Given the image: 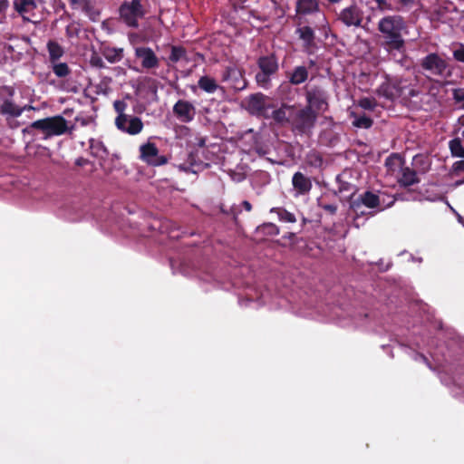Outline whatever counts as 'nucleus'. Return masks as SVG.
<instances>
[{
	"label": "nucleus",
	"instance_id": "nucleus-1",
	"mask_svg": "<svg viewBox=\"0 0 464 464\" xmlns=\"http://www.w3.org/2000/svg\"><path fill=\"white\" fill-rule=\"evenodd\" d=\"M378 30L388 47L401 50L404 46L403 35L407 33V25L401 16H384L378 23Z\"/></svg>",
	"mask_w": 464,
	"mask_h": 464
},
{
	"label": "nucleus",
	"instance_id": "nucleus-2",
	"mask_svg": "<svg viewBox=\"0 0 464 464\" xmlns=\"http://www.w3.org/2000/svg\"><path fill=\"white\" fill-rule=\"evenodd\" d=\"M31 129L38 130L46 138L63 135L67 131V121L62 116L48 117L38 120L30 124Z\"/></svg>",
	"mask_w": 464,
	"mask_h": 464
},
{
	"label": "nucleus",
	"instance_id": "nucleus-3",
	"mask_svg": "<svg viewBox=\"0 0 464 464\" xmlns=\"http://www.w3.org/2000/svg\"><path fill=\"white\" fill-rule=\"evenodd\" d=\"M273 118L279 123L287 122L291 120L300 121L303 123L312 122L314 115L309 109L297 111L294 106L283 105L273 112Z\"/></svg>",
	"mask_w": 464,
	"mask_h": 464
},
{
	"label": "nucleus",
	"instance_id": "nucleus-4",
	"mask_svg": "<svg viewBox=\"0 0 464 464\" xmlns=\"http://www.w3.org/2000/svg\"><path fill=\"white\" fill-rule=\"evenodd\" d=\"M120 15L126 24L137 27L138 19L144 15L140 0L124 2L120 7Z\"/></svg>",
	"mask_w": 464,
	"mask_h": 464
},
{
	"label": "nucleus",
	"instance_id": "nucleus-5",
	"mask_svg": "<svg viewBox=\"0 0 464 464\" xmlns=\"http://www.w3.org/2000/svg\"><path fill=\"white\" fill-rule=\"evenodd\" d=\"M116 127L130 135H137L143 130L141 120L135 116L120 114L115 119Z\"/></svg>",
	"mask_w": 464,
	"mask_h": 464
},
{
	"label": "nucleus",
	"instance_id": "nucleus-6",
	"mask_svg": "<svg viewBox=\"0 0 464 464\" xmlns=\"http://www.w3.org/2000/svg\"><path fill=\"white\" fill-rule=\"evenodd\" d=\"M258 65L261 72L256 76V82L260 85L266 86L269 82L270 75L274 74L277 71V62L272 55L265 56L259 59Z\"/></svg>",
	"mask_w": 464,
	"mask_h": 464
},
{
	"label": "nucleus",
	"instance_id": "nucleus-7",
	"mask_svg": "<svg viewBox=\"0 0 464 464\" xmlns=\"http://www.w3.org/2000/svg\"><path fill=\"white\" fill-rule=\"evenodd\" d=\"M140 159L149 165L161 166L167 163L165 156L159 154V150L154 143L148 142L140 147Z\"/></svg>",
	"mask_w": 464,
	"mask_h": 464
},
{
	"label": "nucleus",
	"instance_id": "nucleus-8",
	"mask_svg": "<svg viewBox=\"0 0 464 464\" xmlns=\"http://www.w3.org/2000/svg\"><path fill=\"white\" fill-rule=\"evenodd\" d=\"M222 78L223 81L227 82L229 87L235 91H241L246 87V81L243 72L236 66L227 67Z\"/></svg>",
	"mask_w": 464,
	"mask_h": 464
},
{
	"label": "nucleus",
	"instance_id": "nucleus-9",
	"mask_svg": "<svg viewBox=\"0 0 464 464\" xmlns=\"http://www.w3.org/2000/svg\"><path fill=\"white\" fill-rule=\"evenodd\" d=\"M135 56L140 61V64L145 70L156 69L160 66V60L149 47H137Z\"/></svg>",
	"mask_w": 464,
	"mask_h": 464
},
{
	"label": "nucleus",
	"instance_id": "nucleus-10",
	"mask_svg": "<svg viewBox=\"0 0 464 464\" xmlns=\"http://www.w3.org/2000/svg\"><path fill=\"white\" fill-rule=\"evenodd\" d=\"M421 66L432 74L442 76L447 70L448 64L438 54L430 53L422 60Z\"/></svg>",
	"mask_w": 464,
	"mask_h": 464
},
{
	"label": "nucleus",
	"instance_id": "nucleus-11",
	"mask_svg": "<svg viewBox=\"0 0 464 464\" xmlns=\"http://www.w3.org/2000/svg\"><path fill=\"white\" fill-rule=\"evenodd\" d=\"M173 112L181 122L187 123L194 119L196 108L190 102L179 100L174 104Z\"/></svg>",
	"mask_w": 464,
	"mask_h": 464
},
{
	"label": "nucleus",
	"instance_id": "nucleus-12",
	"mask_svg": "<svg viewBox=\"0 0 464 464\" xmlns=\"http://www.w3.org/2000/svg\"><path fill=\"white\" fill-rule=\"evenodd\" d=\"M41 3L42 0H14V6L24 20L33 21L35 10Z\"/></svg>",
	"mask_w": 464,
	"mask_h": 464
},
{
	"label": "nucleus",
	"instance_id": "nucleus-13",
	"mask_svg": "<svg viewBox=\"0 0 464 464\" xmlns=\"http://www.w3.org/2000/svg\"><path fill=\"white\" fill-rule=\"evenodd\" d=\"M307 100L309 103V110L312 108L319 111H325L327 110V97L321 90H312L307 92Z\"/></svg>",
	"mask_w": 464,
	"mask_h": 464
},
{
	"label": "nucleus",
	"instance_id": "nucleus-14",
	"mask_svg": "<svg viewBox=\"0 0 464 464\" xmlns=\"http://www.w3.org/2000/svg\"><path fill=\"white\" fill-rule=\"evenodd\" d=\"M403 160L398 155H392L386 159L385 167L387 174L395 178L402 171Z\"/></svg>",
	"mask_w": 464,
	"mask_h": 464
},
{
	"label": "nucleus",
	"instance_id": "nucleus-15",
	"mask_svg": "<svg viewBox=\"0 0 464 464\" xmlns=\"http://www.w3.org/2000/svg\"><path fill=\"white\" fill-rule=\"evenodd\" d=\"M266 106V98L263 94L251 95L247 100V109L252 113H263Z\"/></svg>",
	"mask_w": 464,
	"mask_h": 464
},
{
	"label": "nucleus",
	"instance_id": "nucleus-16",
	"mask_svg": "<svg viewBox=\"0 0 464 464\" xmlns=\"http://www.w3.org/2000/svg\"><path fill=\"white\" fill-rule=\"evenodd\" d=\"M340 19L348 26H358L361 23L360 14L354 7L343 9L340 14Z\"/></svg>",
	"mask_w": 464,
	"mask_h": 464
},
{
	"label": "nucleus",
	"instance_id": "nucleus-17",
	"mask_svg": "<svg viewBox=\"0 0 464 464\" xmlns=\"http://www.w3.org/2000/svg\"><path fill=\"white\" fill-rule=\"evenodd\" d=\"M293 186L298 190L299 193L304 194L311 189L312 184L309 179H307L301 172H296L293 177Z\"/></svg>",
	"mask_w": 464,
	"mask_h": 464
},
{
	"label": "nucleus",
	"instance_id": "nucleus-18",
	"mask_svg": "<svg viewBox=\"0 0 464 464\" xmlns=\"http://www.w3.org/2000/svg\"><path fill=\"white\" fill-rule=\"evenodd\" d=\"M397 181L404 186H411L418 181L416 172L408 167H402V171L396 177Z\"/></svg>",
	"mask_w": 464,
	"mask_h": 464
},
{
	"label": "nucleus",
	"instance_id": "nucleus-19",
	"mask_svg": "<svg viewBox=\"0 0 464 464\" xmlns=\"http://www.w3.org/2000/svg\"><path fill=\"white\" fill-rule=\"evenodd\" d=\"M0 112L11 117H18L22 114L23 109L14 104L11 100H3L0 104Z\"/></svg>",
	"mask_w": 464,
	"mask_h": 464
},
{
	"label": "nucleus",
	"instance_id": "nucleus-20",
	"mask_svg": "<svg viewBox=\"0 0 464 464\" xmlns=\"http://www.w3.org/2000/svg\"><path fill=\"white\" fill-rule=\"evenodd\" d=\"M318 9L316 0H298L296 4V12L300 14H309Z\"/></svg>",
	"mask_w": 464,
	"mask_h": 464
},
{
	"label": "nucleus",
	"instance_id": "nucleus-21",
	"mask_svg": "<svg viewBox=\"0 0 464 464\" xmlns=\"http://www.w3.org/2000/svg\"><path fill=\"white\" fill-rule=\"evenodd\" d=\"M198 84L201 90L208 93H214L219 88L216 80L207 75L200 77Z\"/></svg>",
	"mask_w": 464,
	"mask_h": 464
},
{
	"label": "nucleus",
	"instance_id": "nucleus-22",
	"mask_svg": "<svg viewBox=\"0 0 464 464\" xmlns=\"http://www.w3.org/2000/svg\"><path fill=\"white\" fill-rule=\"evenodd\" d=\"M360 200L362 205L369 208H374L380 205L379 197L376 194L370 191L363 193L361 196Z\"/></svg>",
	"mask_w": 464,
	"mask_h": 464
},
{
	"label": "nucleus",
	"instance_id": "nucleus-23",
	"mask_svg": "<svg viewBox=\"0 0 464 464\" xmlns=\"http://www.w3.org/2000/svg\"><path fill=\"white\" fill-rule=\"evenodd\" d=\"M103 55L110 63H117L123 57V49L108 47L103 50Z\"/></svg>",
	"mask_w": 464,
	"mask_h": 464
},
{
	"label": "nucleus",
	"instance_id": "nucleus-24",
	"mask_svg": "<svg viewBox=\"0 0 464 464\" xmlns=\"http://www.w3.org/2000/svg\"><path fill=\"white\" fill-rule=\"evenodd\" d=\"M350 115L353 118V125L356 128L369 129L372 124V119L365 115L358 116L354 112H351Z\"/></svg>",
	"mask_w": 464,
	"mask_h": 464
},
{
	"label": "nucleus",
	"instance_id": "nucleus-25",
	"mask_svg": "<svg viewBox=\"0 0 464 464\" xmlns=\"http://www.w3.org/2000/svg\"><path fill=\"white\" fill-rule=\"evenodd\" d=\"M271 213H276L282 222L295 223L296 221L295 215L284 208H273Z\"/></svg>",
	"mask_w": 464,
	"mask_h": 464
},
{
	"label": "nucleus",
	"instance_id": "nucleus-26",
	"mask_svg": "<svg viewBox=\"0 0 464 464\" xmlns=\"http://www.w3.org/2000/svg\"><path fill=\"white\" fill-rule=\"evenodd\" d=\"M47 46L50 59L53 63H54L56 60L60 59L63 56V50L57 43L49 42Z\"/></svg>",
	"mask_w": 464,
	"mask_h": 464
},
{
	"label": "nucleus",
	"instance_id": "nucleus-27",
	"mask_svg": "<svg viewBox=\"0 0 464 464\" xmlns=\"http://www.w3.org/2000/svg\"><path fill=\"white\" fill-rule=\"evenodd\" d=\"M307 76H308V73L304 67H297L294 71V72L290 78V81L294 84H300L307 79Z\"/></svg>",
	"mask_w": 464,
	"mask_h": 464
},
{
	"label": "nucleus",
	"instance_id": "nucleus-28",
	"mask_svg": "<svg viewBox=\"0 0 464 464\" xmlns=\"http://www.w3.org/2000/svg\"><path fill=\"white\" fill-rule=\"evenodd\" d=\"M449 146L454 157L464 158V147L459 138L450 140Z\"/></svg>",
	"mask_w": 464,
	"mask_h": 464
},
{
	"label": "nucleus",
	"instance_id": "nucleus-29",
	"mask_svg": "<svg viewBox=\"0 0 464 464\" xmlns=\"http://www.w3.org/2000/svg\"><path fill=\"white\" fill-rule=\"evenodd\" d=\"M53 71L57 77H65L70 73V69L65 63H53Z\"/></svg>",
	"mask_w": 464,
	"mask_h": 464
},
{
	"label": "nucleus",
	"instance_id": "nucleus-30",
	"mask_svg": "<svg viewBox=\"0 0 464 464\" xmlns=\"http://www.w3.org/2000/svg\"><path fill=\"white\" fill-rule=\"evenodd\" d=\"M73 8L81 9L84 12H90L92 5L90 0H68Z\"/></svg>",
	"mask_w": 464,
	"mask_h": 464
},
{
	"label": "nucleus",
	"instance_id": "nucleus-31",
	"mask_svg": "<svg viewBox=\"0 0 464 464\" xmlns=\"http://www.w3.org/2000/svg\"><path fill=\"white\" fill-rule=\"evenodd\" d=\"M300 38L303 39L306 45H310L314 40V32L311 28L305 26L298 29Z\"/></svg>",
	"mask_w": 464,
	"mask_h": 464
},
{
	"label": "nucleus",
	"instance_id": "nucleus-32",
	"mask_svg": "<svg viewBox=\"0 0 464 464\" xmlns=\"http://www.w3.org/2000/svg\"><path fill=\"white\" fill-rule=\"evenodd\" d=\"M185 49L179 46H173L171 48V53L169 59L171 62L176 63L185 57Z\"/></svg>",
	"mask_w": 464,
	"mask_h": 464
},
{
	"label": "nucleus",
	"instance_id": "nucleus-33",
	"mask_svg": "<svg viewBox=\"0 0 464 464\" xmlns=\"http://www.w3.org/2000/svg\"><path fill=\"white\" fill-rule=\"evenodd\" d=\"M379 92L389 99H392L399 94V91L395 88H390L389 84H382Z\"/></svg>",
	"mask_w": 464,
	"mask_h": 464
},
{
	"label": "nucleus",
	"instance_id": "nucleus-34",
	"mask_svg": "<svg viewBox=\"0 0 464 464\" xmlns=\"http://www.w3.org/2000/svg\"><path fill=\"white\" fill-rule=\"evenodd\" d=\"M358 105L364 110L372 111L377 106V103L372 98H362L359 100Z\"/></svg>",
	"mask_w": 464,
	"mask_h": 464
},
{
	"label": "nucleus",
	"instance_id": "nucleus-35",
	"mask_svg": "<svg viewBox=\"0 0 464 464\" xmlns=\"http://www.w3.org/2000/svg\"><path fill=\"white\" fill-rule=\"evenodd\" d=\"M453 57L459 61L464 63V45L460 44L456 50L453 51Z\"/></svg>",
	"mask_w": 464,
	"mask_h": 464
},
{
	"label": "nucleus",
	"instance_id": "nucleus-36",
	"mask_svg": "<svg viewBox=\"0 0 464 464\" xmlns=\"http://www.w3.org/2000/svg\"><path fill=\"white\" fill-rule=\"evenodd\" d=\"M90 63L93 66H96V67H103V61L102 59L97 55V54H93L91 59H90Z\"/></svg>",
	"mask_w": 464,
	"mask_h": 464
},
{
	"label": "nucleus",
	"instance_id": "nucleus-37",
	"mask_svg": "<svg viewBox=\"0 0 464 464\" xmlns=\"http://www.w3.org/2000/svg\"><path fill=\"white\" fill-rule=\"evenodd\" d=\"M381 10H391L392 5L386 0H374Z\"/></svg>",
	"mask_w": 464,
	"mask_h": 464
},
{
	"label": "nucleus",
	"instance_id": "nucleus-38",
	"mask_svg": "<svg viewBox=\"0 0 464 464\" xmlns=\"http://www.w3.org/2000/svg\"><path fill=\"white\" fill-rule=\"evenodd\" d=\"M125 103L122 102H120V101H116L114 102V108L115 110L119 112V115L120 114H125L123 111L125 110Z\"/></svg>",
	"mask_w": 464,
	"mask_h": 464
},
{
	"label": "nucleus",
	"instance_id": "nucleus-39",
	"mask_svg": "<svg viewBox=\"0 0 464 464\" xmlns=\"http://www.w3.org/2000/svg\"><path fill=\"white\" fill-rule=\"evenodd\" d=\"M9 6L7 0H0V15L4 14Z\"/></svg>",
	"mask_w": 464,
	"mask_h": 464
},
{
	"label": "nucleus",
	"instance_id": "nucleus-40",
	"mask_svg": "<svg viewBox=\"0 0 464 464\" xmlns=\"http://www.w3.org/2000/svg\"><path fill=\"white\" fill-rule=\"evenodd\" d=\"M453 167L456 171H463L464 170V160L457 161Z\"/></svg>",
	"mask_w": 464,
	"mask_h": 464
},
{
	"label": "nucleus",
	"instance_id": "nucleus-41",
	"mask_svg": "<svg viewBox=\"0 0 464 464\" xmlns=\"http://www.w3.org/2000/svg\"><path fill=\"white\" fill-rule=\"evenodd\" d=\"M323 208L332 214L335 213V211H336V207L334 205H324V206H323Z\"/></svg>",
	"mask_w": 464,
	"mask_h": 464
},
{
	"label": "nucleus",
	"instance_id": "nucleus-42",
	"mask_svg": "<svg viewBox=\"0 0 464 464\" xmlns=\"http://www.w3.org/2000/svg\"><path fill=\"white\" fill-rule=\"evenodd\" d=\"M242 205H243L244 208H245L246 211H248V212H249V211H251V210H252V206H251L250 202H248V201L245 200V201H243V202H242Z\"/></svg>",
	"mask_w": 464,
	"mask_h": 464
},
{
	"label": "nucleus",
	"instance_id": "nucleus-43",
	"mask_svg": "<svg viewBox=\"0 0 464 464\" xmlns=\"http://www.w3.org/2000/svg\"><path fill=\"white\" fill-rule=\"evenodd\" d=\"M198 145L203 147L205 145V140L201 139L198 142Z\"/></svg>",
	"mask_w": 464,
	"mask_h": 464
},
{
	"label": "nucleus",
	"instance_id": "nucleus-44",
	"mask_svg": "<svg viewBox=\"0 0 464 464\" xmlns=\"http://www.w3.org/2000/svg\"><path fill=\"white\" fill-rule=\"evenodd\" d=\"M287 237H288L289 239L294 238V237H295V234H294V233H289V234H288V236H287Z\"/></svg>",
	"mask_w": 464,
	"mask_h": 464
},
{
	"label": "nucleus",
	"instance_id": "nucleus-45",
	"mask_svg": "<svg viewBox=\"0 0 464 464\" xmlns=\"http://www.w3.org/2000/svg\"><path fill=\"white\" fill-rule=\"evenodd\" d=\"M329 1H330V2H332V3H337V2H339L340 0H329Z\"/></svg>",
	"mask_w": 464,
	"mask_h": 464
},
{
	"label": "nucleus",
	"instance_id": "nucleus-46",
	"mask_svg": "<svg viewBox=\"0 0 464 464\" xmlns=\"http://www.w3.org/2000/svg\"><path fill=\"white\" fill-rule=\"evenodd\" d=\"M400 1H401V2H402V3H407V2H409V0H400Z\"/></svg>",
	"mask_w": 464,
	"mask_h": 464
}]
</instances>
